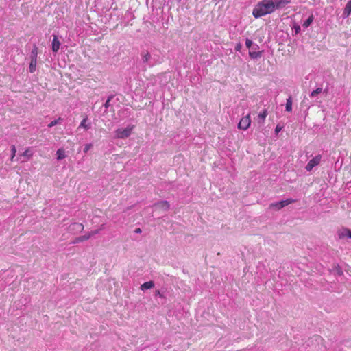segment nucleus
Instances as JSON below:
<instances>
[{"instance_id":"1","label":"nucleus","mask_w":351,"mask_h":351,"mask_svg":"<svg viewBox=\"0 0 351 351\" xmlns=\"http://www.w3.org/2000/svg\"><path fill=\"white\" fill-rule=\"evenodd\" d=\"M275 8L272 0H263L253 9L252 14L255 18H259L274 12Z\"/></svg>"},{"instance_id":"2","label":"nucleus","mask_w":351,"mask_h":351,"mask_svg":"<svg viewBox=\"0 0 351 351\" xmlns=\"http://www.w3.org/2000/svg\"><path fill=\"white\" fill-rule=\"evenodd\" d=\"M250 125H251V118H250V114H248L246 116L241 118V119L239 122L238 128L240 130H246L250 128Z\"/></svg>"},{"instance_id":"3","label":"nucleus","mask_w":351,"mask_h":351,"mask_svg":"<svg viewBox=\"0 0 351 351\" xmlns=\"http://www.w3.org/2000/svg\"><path fill=\"white\" fill-rule=\"evenodd\" d=\"M133 127L126 128L125 129H117L115 131L116 137L118 138H124L128 137L132 130Z\"/></svg>"},{"instance_id":"4","label":"nucleus","mask_w":351,"mask_h":351,"mask_svg":"<svg viewBox=\"0 0 351 351\" xmlns=\"http://www.w3.org/2000/svg\"><path fill=\"white\" fill-rule=\"evenodd\" d=\"M321 159H322L321 155H317L315 157H314L313 158H312L308 162V163L306 165V166L305 167L306 170L307 171H311L314 167L318 165L320 163Z\"/></svg>"},{"instance_id":"5","label":"nucleus","mask_w":351,"mask_h":351,"mask_svg":"<svg viewBox=\"0 0 351 351\" xmlns=\"http://www.w3.org/2000/svg\"><path fill=\"white\" fill-rule=\"evenodd\" d=\"M294 202H295V200H293L292 199H287L286 200H282L279 202L271 204L269 207L274 208L276 210H280L282 208H283L291 203H293Z\"/></svg>"},{"instance_id":"6","label":"nucleus","mask_w":351,"mask_h":351,"mask_svg":"<svg viewBox=\"0 0 351 351\" xmlns=\"http://www.w3.org/2000/svg\"><path fill=\"white\" fill-rule=\"evenodd\" d=\"M98 233V230H95V231H93V232H91L90 233H88V234H86V235H83V236H80V237H77L75 241H73V243H79V242H82V241H86L88 240L92 235H94L95 234Z\"/></svg>"},{"instance_id":"7","label":"nucleus","mask_w":351,"mask_h":351,"mask_svg":"<svg viewBox=\"0 0 351 351\" xmlns=\"http://www.w3.org/2000/svg\"><path fill=\"white\" fill-rule=\"evenodd\" d=\"M60 46V43L58 40V36L56 35L53 36V40H52V51L53 52H57Z\"/></svg>"},{"instance_id":"8","label":"nucleus","mask_w":351,"mask_h":351,"mask_svg":"<svg viewBox=\"0 0 351 351\" xmlns=\"http://www.w3.org/2000/svg\"><path fill=\"white\" fill-rule=\"evenodd\" d=\"M155 206L163 210H167L170 208L169 203L167 201L159 202L155 204Z\"/></svg>"},{"instance_id":"9","label":"nucleus","mask_w":351,"mask_h":351,"mask_svg":"<svg viewBox=\"0 0 351 351\" xmlns=\"http://www.w3.org/2000/svg\"><path fill=\"white\" fill-rule=\"evenodd\" d=\"M289 3V1L288 0H275V1H273V5H274V8L276 10L285 6Z\"/></svg>"},{"instance_id":"10","label":"nucleus","mask_w":351,"mask_h":351,"mask_svg":"<svg viewBox=\"0 0 351 351\" xmlns=\"http://www.w3.org/2000/svg\"><path fill=\"white\" fill-rule=\"evenodd\" d=\"M351 13V0H350L346 7L344 8L343 15L345 18H347L350 16Z\"/></svg>"},{"instance_id":"11","label":"nucleus","mask_w":351,"mask_h":351,"mask_svg":"<svg viewBox=\"0 0 351 351\" xmlns=\"http://www.w3.org/2000/svg\"><path fill=\"white\" fill-rule=\"evenodd\" d=\"M87 121H88V117L85 116V117L81 121V123L78 127V129L80 128H82L85 129L86 130H88L90 128V125L86 123Z\"/></svg>"},{"instance_id":"12","label":"nucleus","mask_w":351,"mask_h":351,"mask_svg":"<svg viewBox=\"0 0 351 351\" xmlns=\"http://www.w3.org/2000/svg\"><path fill=\"white\" fill-rule=\"evenodd\" d=\"M154 287V282L148 281V282H144L143 284H142L141 286V290H145V289H152Z\"/></svg>"},{"instance_id":"13","label":"nucleus","mask_w":351,"mask_h":351,"mask_svg":"<svg viewBox=\"0 0 351 351\" xmlns=\"http://www.w3.org/2000/svg\"><path fill=\"white\" fill-rule=\"evenodd\" d=\"M57 159L62 160L66 157L64 149L62 148L58 149L56 152Z\"/></svg>"},{"instance_id":"14","label":"nucleus","mask_w":351,"mask_h":351,"mask_svg":"<svg viewBox=\"0 0 351 351\" xmlns=\"http://www.w3.org/2000/svg\"><path fill=\"white\" fill-rule=\"evenodd\" d=\"M36 64H37V60H31V62L29 63V72L33 73L35 72L36 71Z\"/></svg>"},{"instance_id":"15","label":"nucleus","mask_w":351,"mask_h":351,"mask_svg":"<svg viewBox=\"0 0 351 351\" xmlns=\"http://www.w3.org/2000/svg\"><path fill=\"white\" fill-rule=\"evenodd\" d=\"M286 110L287 112H291L292 111V99H291V97H289L287 99V102H286Z\"/></svg>"},{"instance_id":"16","label":"nucleus","mask_w":351,"mask_h":351,"mask_svg":"<svg viewBox=\"0 0 351 351\" xmlns=\"http://www.w3.org/2000/svg\"><path fill=\"white\" fill-rule=\"evenodd\" d=\"M267 114V110L265 109L263 112L259 113V114L258 115V118L261 121V123L264 122Z\"/></svg>"},{"instance_id":"17","label":"nucleus","mask_w":351,"mask_h":351,"mask_svg":"<svg viewBox=\"0 0 351 351\" xmlns=\"http://www.w3.org/2000/svg\"><path fill=\"white\" fill-rule=\"evenodd\" d=\"M37 55H38V48L36 46H34V49L32 50L31 52V60H37Z\"/></svg>"},{"instance_id":"18","label":"nucleus","mask_w":351,"mask_h":351,"mask_svg":"<svg viewBox=\"0 0 351 351\" xmlns=\"http://www.w3.org/2000/svg\"><path fill=\"white\" fill-rule=\"evenodd\" d=\"M313 20V15H311V16L308 17V19H306L304 21V23H303V26L305 27H308L312 23Z\"/></svg>"},{"instance_id":"19","label":"nucleus","mask_w":351,"mask_h":351,"mask_svg":"<svg viewBox=\"0 0 351 351\" xmlns=\"http://www.w3.org/2000/svg\"><path fill=\"white\" fill-rule=\"evenodd\" d=\"M322 91V88H316L315 90H313L311 94V97H315L317 95L321 93Z\"/></svg>"},{"instance_id":"20","label":"nucleus","mask_w":351,"mask_h":351,"mask_svg":"<svg viewBox=\"0 0 351 351\" xmlns=\"http://www.w3.org/2000/svg\"><path fill=\"white\" fill-rule=\"evenodd\" d=\"M150 58H151V56H150L149 53L146 52L145 54L143 57V60L144 62H147L149 60Z\"/></svg>"},{"instance_id":"21","label":"nucleus","mask_w":351,"mask_h":351,"mask_svg":"<svg viewBox=\"0 0 351 351\" xmlns=\"http://www.w3.org/2000/svg\"><path fill=\"white\" fill-rule=\"evenodd\" d=\"M23 156L27 157V158H30L32 156V154H31L29 149H27L23 152Z\"/></svg>"},{"instance_id":"22","label":"nucleus","mask_w":351,"mask_h":351,"mask_svg":"<svg viewBox=\"0 0 351 351\" xmlns=\"http://www.w3.org/2000/svg\"><path fill=\"white\" fill-rule=\"evenodd\" d=\"M249 54L252 58H256L261 56L260 52H250Z\"/></svg>"},{"instance_id":"23","label":"nucleus","mask_w":351,"mask_h":351,"mask_svg":"<svg viewBox=\"0 0 351 351\" xmlns=\"http://www.w3.org/2000/svg\"><path fill=\"white\" fill-rule=\"evenodd\" d=\"M16 147L14 145H13L12 147V156H11V161H13L14 160V158L15 157V155H16Z\"/></svg>"},{"instance_id":"24","label":"nucleus","mask_w":351,"mask_h":351,"mask_svg":"<svg viewBox=\"0 0 351 351\" xmlns=\"http://www.w3.org/2000/svg\"><path fill=\"white\" fill-rule=\"evenodd\" d=\"M60 120H61V118H60V117H59V118H58V119H56V120H54V121H51V122L48 125V126H49V128H51V127H53V126L56 125V124H58V123L59 122V121H60Z\"/></svg>"},{"instance_id":"25","label":"nucleus","mask_w":351,"mask_h":351,"mask_svg":"<svg viewBox=\"0 0 351 351\" xmlns=\"http://www.w3.org/2000/svg\"><path fill=\"white\" fill-rule=\"evenodd\" d=\"M73 226L74 228H76L77 229H79L80 230H82L84 229V226L82 223H75Z\"/></svg>"},{"instance_id":"26","label":"nucleus","mask_w":351,"mask_h":351,"mask_svg":"<svg viewBox=\"0 0 351 351\" xmlns=\"http://www.w3.org/2000/svg\"><path fill=\"white\" fill-rule=\"evenodd\" d=\"M252 44H253V43L251 40H250L248 38L246 39L245 45L248 49H250L252 47Z\"/></svg>"},{"instance_id":"27","label":"nucleus","mask_w":351,"mask_h":351,"mask_svg":"<svg viewBox=\"0 0 351 351\" xmlns=\"http://www.w3.org/2000/svg\"><path fill=\"white\" fill-rule=\"evenodd\" d=\"M92 147L91 144H86L84 148V152L86 153Z\"/></svg>"},{"instance_id":"28","label":"nucleus","mask_w":351,"mask_h":351,"mask_svg":"<svg viewBox=\"0 0 351 351\" xmlns=\"http://www.w3.org/2000/svg\"><path fill=\"white\" fill-rule=\"evenodd\" d=\"M339 237L340 239L347 237L346 233H345V229L339 233Z\"/></svg>"},{"instance_id":"29","label":"nucleus","mask_w":351,"mask_h":351,"mask_svg":"<svg viewBox=\"0 0 351 351\" xmlns=\"http://www.w3.org/2000/svg\"><path fill=\"white\" fill-rule=\"evenodd\" d=\"M345 233H346V236L349 238H351V230L349 229H345Z\"/></svg>"},{"instance_id":"30","label":"nucleus","mask_w":351,"mask_h":351,"mask_svg":"<svg viewBox=\"0 0 351 351\" xmlns=\"http://www.w3.org/2000/svg\"><path fill=\"white\" fill-rule=\"evenodd\" d=\"M282 130V128L281 127H279L278 125H277L276 127V129H275V132L276 134H278L280 130Z\"/></svg>"},{"instance_id":"31","label":"nucleus","mask_w":351,"mask_h":351,"mask_svg":"<svg viewBox=\"0 0 351 351\" xmlns=\"http://www.w3.org/2000/svg\"><path fill=\"white\" fill-rule=\"evenodd\" d=\"M109 103H110V99H108L106 101V103L104 104V106H105V108H108V106H109V105H110V104H109Z\"/></svg>"},{"instance_id":"32","label":"nucleus","mask_w":351,"mask_h":351,"mask_svg":"<svg viewBox=\"0 0 351 351\" xmlns=\"http://www.w3.org/2000/svg\"><path fill=\"white\" fill-rule=\"evenodd\" d=\"M134 232H136V233H141V229L138 228L135 229Z\"/></svg>"},{"instance_id":"33","label":"nucleus","mask_w":351,"mask_h":351,"mask_svg":"<svg viewBox=\"0 0 351 351\" xmlns=\"http://www.w3.org/2000/svg\"><path fill=\"white\" fill-rule=\"evenodd\" d=\"M295 32H296V33L299 32H300V26H297V27H295Z\"/></svg>"},{"instance_id":"34","label":"nucleus","mask_w":351,"mask_h":351,"mask_svg":"<svg viewBox=\"0 0 351 351\" xmlns=\"http://www.w3.org/2000/svg\"><path fill=\"white\" fill-rule=\"evenodd\" d=\"M156 295H159V296H160V297H162V295L160 294V291H159V290H157V291H156Z\"/></svg>"},{"instance_id":"35","label":"nucleus","mask_w":351,"mask_h":351,"mask_svg":"<svg viewBox=\"0 0 351 351\" xmlns=\"http://www.w3.org/2000/svg\"><path fill=\"white\" fill-rule=\"evenodd\" d=\"M240 48H241V45H237V46L236 47V50L239 51V50L240 49Z\"/></svg>"}]
</instances>
